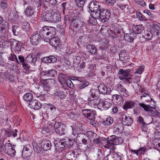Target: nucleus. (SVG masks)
Here are the masks:
<instances>
[{
  "instance_id": "23",
  "label": "nucleus",
  "mask_w": 160,
  "mask_h": 160,
  "mask_svg": "<svg viewBox=\"0 0 160 160\" xmlns=\"http://www.w3.org/2000/svg\"><path fill=\"white\" fill-rule=\"evenodd\" d=\"M10 44L11 46L15 45L13 47L14 49L17 51L20 52L21 51V46L20 42H17L15 40L12 39L11 41Z\"/></svg>"
},
{
  "instance_id": "30",
  "label": "nucleus",
  "mask_w": 160,
  "mask_h": 160,
  "mask_svg": "<svg viewBox=\"0 0 160 160\" xmlns=\"http://www.w3.org/2000/svg\"><path fill=\"white\" fill-rule=\"evenodd\" d=\"M26 60L27 62L31 64L32 66H34L37 60L36 58H33L32 55L29 54L26 58Z\"/></svg>"
},
{
  "instance_id": "25",
  "label": "nucleus",
  "mask_w": 160,
  "mask_h": 160,
  "mask_svg": "<svg viewBox=\"0 0 160 160\" xmlns=\"http://www.w3.org/2000/svg\"><path fill=\"white\" fill-rule=\"evenodd\" d=\"M104 144L103 147L105 148L109 149L110 150H114L115 147L114 146L113 143L111 142L110 139L105 140Z\"/></svg>"
},
{
  "instance_id": "45",
  "label": "nucleus",
  "mask_w": 160,
  "mask_h": 160,
  "mask_svg": "<svg viewBox=\"0 0 160 160\" xmlns=\"http://www.w3.org/2000/svg\"><path fill=\"white\" fill-rule=\"evenodd\" d=\"M75 153L74 151L68 152L65 154V157L68 159L69 158L72 159V158L74 157Z\"/></svg>"
},
{
  "instance_id": "58",
  "label": "nucleus",
  "mask_w": 160,
  "mask_h": 160,
  "mask_svg": "<svg viewBox=\"0 0 160 160\" xmlns=\"http://www.w3.org/2000/svg\"><path fill=\"white\" fill-rule=\"evenodd\" d=\"M47 108L48 110L51 111L52 112H54L56 110V108L52 104L48 105Z\"/></svg>"
},
{
  "instance_id": "44",
  "label": "nucleus",
  "mask_w": 160,
  "mask_h": 160,
  "mask_svg": "<svg viewBox=\"0 0 160 160\" xmlns=\"http://www.w3.org/2000/svg\"><path fill=\"white\" fill-rule=\"evenodd\" d=\"M55 132L60 135H62L65 134V130L63 126L61 128L55 129Z\"/></svg>"
},
{
  "instance_id": "17",
  "label": "nucleus",
  "mask_w": 160,
  "mask_h": 160,
  "mask_svg": "<svg viewBox=\"0 0 160 160\" xmlns=\"http://www.w3.org/2000/svg\"><path fill=\"white\" fill-rule=\"evenodd\" d=\"M51 16V11L43 12L41 16L42 19L44 21L50 22Z\"/></svg>"
},
{
  "instance_id": "20",
  "label": "nucleus",
  "mask_w": 160,
  "mask_h": 160,
  "mask_svg": "<svg viewBox=\"0 0 160 160\" xmlns=\"http://www.w3.org/2000/svg\"><path fill=\"white\" fill-rule=\"evenodd\" d=\"M135 104V103L134 101L128 100L125 102L123 106V108L124 110L132 108L134 107Z\"/></svg>"
},
{
  "instance_id": "21",
  "label": "nucleus",
  "mask_w": 160,
  "mask_h": 160,
  "mask_svg": "<svg viewBox=\"0 0 160 160\" xmlns=\"http://www.w3.org/2000/svg\"><path fill=\"white\" fill-rule=\"evenodd\" d=\"M133 31L136 34L141 33L144 29V28L142 25H133L132 27Z\"/></svg>"
},
{
  "instance_id": "52",
  "label": "nucleus",
  "mask_w": 160,
  "mask_h": 160,
  "mask_svg": "<svg viewBox=\"0 0 160 160\" xmlns=\"http://www.w3.org/2000/svg\"><path fill=\"white\" fill-rule=\"evenodd\" d=\"M143 37L145 38L150 40L152 38V35L151 32L147 31L144 33V35L143 36Z\"/></svg>"
},
{
  "instance_id": "40",
  "label": "nucleus",
  "mask_w": 160,
  "mask_h": 160,
  "mask_svg": "<svg viewBox=\"0 0 160 160\" xmlns=\"http://www.w3.org/2000/svg\"><path fill=\"white\" fill-rule=\"evenodd\" d=\"M117 33L118 37L120 38V39L121 40H123L125 35L123 30L122 29H118L117 30Z\"/></svg>"
},
{
  "instance_id": "4",
  "label": "nucleus",
  "mask_w": 160,
  "mask_h": 160,
  "mask_svg": "<svg viewBox=\"0 0 160 160\" xmlns=\"http://www.w3.org/2000/svg\"><path fill=\"white\" fill-rule=\"evenodd\" d=\"M116 89L117 91L120 95L125 97H127L128 96V92L122 84L120 83L117 84Z\"/></svg>"
},
{
  "instance_id": "38",
  "label": "nucleus",
  "mask_w": 160,
  "mask_h": 160,
  "mask_svg": "<svg viewBox=\"0 0 160 160\" xmlns=\"http://www.w3.org/2000/svg\"><path fill=\"white\" fill-rule=\"evenodd\" d=\"M33 95L30 93H27L23 96L24 100L27 102L31 101L33 98Z\"/></svg>"
},
{
  "instance_id": "56",
  "label": "nucleus",
  "mask_w": 160,
  "mask_h": 160,
  "mask_svg": "<svg viewBox=\"0 0 160 160\" xmlns=\"http://www.w3.org/2000/svg\"><path fill=\"white\" fill-rule=\"evenodd\" d=\"M98 91L96 89H92L90 90V95L93 98H94L98 93Z\"/></svg>"
},
{
  "instance_id": "3",
  "label": "nucleus",
  "mask_w": 160,
  "mask_h": 160,
  "mask_svg": "<svg viewBox=\"0 0 160 160\" xmlns=\"http://www.w3.org/2000/svg\"><path fill=\"white\" fill-rule=\"evenodd\" d=\"M87 112L83 113L84 115L87 117L91 125L94 126L96 124V121L95 120L96 113L95 111H91L90 110H87Z\"/></svg>"
},
{
  "instance_id": "48",
  "label": "nucleus",
  "mask_w": 160,
  "mask_h": 160,
  "mask_svg": "<svg viewBox=\"0 0 160 160\" xmlns=\"http://www.w3.org/2000/svg\"><path fill=\"white\" fill-rule=\"evenodd\" d=\"M48 80L45 88H49L55 83V81L53 79H48Z\"/></svg>"
},
{
  "instance_id": "18",
  "label": "nucleus",
  "mask_w": 160,
  "mask_h": 160,
  "mask_svg": "<svg viewBox=\"0 0 160 160\" xmlns=\"http://www.w3.org/2000/svg\"><path fill=\"white\" fill-rule=\"evenodd\" d=\"M57 61V58L54 56H50L48 57H43L41 59V61L45 63L55 62Z\"/></svg>"
},
{
  "instance_id": "59",
  "label": "nucleus",
  "mask_w": 160,
  "mask_h": 160,
  "mask_svg": "<svg viewBox=\"0 0 160 160\" xmlns=\"http://www.w3.org/2000/svg\"><path fill=\"white\" fill-rule=\"evenodd\" d=\"M123 39L125 40L126 41L131 42L133 41L134 40V38L131 36L128 35H127L126 37L124 36V38Z\"/></svg>"
},
{
  "instance_id": "34",
  "label": "nucleus",
  "mask_w": 160,
  "mask_h": 160,
  "mask_svg": "<svg viewBox=\"0 0 160 160\" xmlns=\"http://www.w3.org/2000/svg\"><path fill=\"white\" fill-rule=\"evenodd\" d=\"M64 142V146L65 148L67 147L68 148H70L73 145V140H70L69 139L63 140Z\"/></svg>"
},
{
  "instance_id": "35",
  "label": "nucleus",
  "mask_w": 160,
  "mask_h": 160,
  "mask_svg": "<svg viewBox=\"0 0 160 160\" xmlns=\"http://www.w3.org/2000/svg\"><path fill=\"white\" fill-rule=\"evenodd\" d=\"M12 30L13 35L15 36H17L18 35L21 28L18 26L14 25L12 27Z\"/></svg>"
},
{
  "instance_id": "26",
  "label": "nucleus",
  "mask_w": 160,
  "mask_h": 160,
  "mask_svg": "<svg viewBox=\"0 0 160 160\" xmlns=\"http://www.w3.org/2000/svg\"><path fill=\"white\" fill-rule=\"evenodd\" d=\"M113 132L115 134H118L123 132V128L118 124H115L113 126Z\"/></svg>"
},
{
  "instance_id": "14",
  "label": "nucleus",
  "mask_w": 160,
  "mask_h": 160,
  "mask_svg": "<svg viewBox=\"0 0 160 160\" xmlns=\"http://www.w3.org/2000/svg\"><path fill=\"white\" fill-rule=\"evenodd\" d=\"M31 154L32 150L30 146L28 145L23 148L22 152V156L23 158H25L27 157H29Z\"/></svg>"
},
{
  "instance_id": "54",
  "label": "nucleus",
  "mask_w": 160,
  "mask_h": 160,
  "mask_svg": "<svg viewBox=\"0 0 160 160\" xmlns=\"http://www.w3.org/2000/svg\"><path fill=\"white\" fill-rule=\"evenodd\" d=\"M1 23L2 24L0 28H1V30L3 31V30H6L8 28V25L7 22L4 21L3 20Z\"/></svg>"
},
{
  "instance_id": "57",
  "label": "nucleus",
  "mask_w": 160,
  "mask_h": 160,
  "mask_svg": "<svg viewBox=\"0 0 160 160\" xmlns=\"http://www.w3.org/2000/svg\"><path fill=\"white\" fill-rule=\"evenodd\" d=\"M67 86L71 88H73V84L72 81L70 79H67L65 82Z\"/></svg>"
},
{
  "instance_id": "37",
  "label": "nucleus",
  "mask_w": 160,
  "mask_h": 160,
  "mask_svg": "<svg viewBox=\"0 0 160 160\" xmlns=\"http://www.w3.org/2000/svg\"><path fill=\"white\" fill-rule=\"evenodd\" d=\"M8 1L7 0H3L0 2V9L5 10L8 7Z\"/></svg>"
},
{
  "instance_id": "31",
  "label": "nucleus",
  "mask_w": 160,
  "mask_h": 160,
  "mask_svg": "<svg viewBox=\"0 0 160 160\" xmlns=\"http://www.w3.org/2000/svg\"><path fill=\"white\" fill-rule=\"evenodd\" d=\"M48 40H49L51 45L54 47L58 45L59 43L58 38L56 37H54V36Z\"/></svg>"
},
{
  "instance_id": "61",
  "label": "nucleus",
  "mask_w": 160,
  "mask_h": 160,
  "mask_svg": "<svg viewBox=\"0 0 160 160\" xmlns=\"http://www.w3.org/2000/svg\"><path fill=\"white\" fill-rule=\"evenodd\" d=\"M137 15L140 20H145L146 19L144 16L142 15L141 13L138 12L137 13Z\"/></svg>"
},
{
  "instance_id": "5",
  "label": "nucleus",
  "mask_w": 160,
  "mask_h": 160,
  "mask_svg": "<svg viewBox=\"0 0 160 160\" xmlns=\"http://www.w3.org/2000/svg\"><path fill=\"white\" fill-rule=\"evenodd\" d=\"M130 71L129 69L126 70L119 69L118 72L119 78L121 80H124L127 77L130 76Z\"/></svg>"
},
{
  "instance_id": "53",
  "label": "nucleus",
  "mask_w": 160,
  "mask_h": 160,
  "mask_svg": "<svg viewBox=\"0 0 160 160\" xmlns=\"http://www.w3.org/2000/svg\"><path fill=\"white\" fill-rule=\"evenodd\" d=\"M84 138H88V137L86 134L83 133H80L77 136V140L79 141H82V139H83Z\"/></svg>"
},
{
  "instance_id": "62",
  "label": "nucleus",
  "mask_w": 160,
  "mask_h": 160,
  "mask_svg": "<svg viewBox=\"0 0 160 160\" xmlns=\"http://www.w3.org/2000/svg\"><path fill=\"white\" fill-rule=\"evenodd\" d=\"M18 132V130L16 129H15L13 131H9L7 132L8 133H12V135L13 136V137L15 138L17 136V132Z\"/></svg>"
},
{
  "instance_id": "24",
  "label": "nucleus",
  "mask_w": 160,
  "mask_h": 160,
  "mask_svg": "<svg viewBox=\"0 0 160 160\" xmlns=\"http://www.w3.org/2000/svg\"><path fill=\"white\" fill-rule=\"evenodd\" d=\"M111 104L109 102L105 101H102L99 102L98 104L99 107L105 110L107 109L110 107Z\"/></svg>"
},
{
  "instance_id": "47",
  "label": "nucleus",
  "mask_w": 160,
  "mask_h": 160,
  "mask_svg": "<svg viewBox=\"0 0 160 160\" xmlns=\"http://www.w3.org/2000/svg\"><path fill=\"white\" fill-rule=\"evenodd\" d=\"M89 85V82L87 81H84L82 82L81 84L78 86V88L79 89H82Z\"/></svg>"
},
{
  "instance_id": "13",
  "label": "nucleus",
  "mask_w": 160,
  "mask_h": 160,
  "mask_svg": "<svg viewBox=\"0 0 160 160\" xmlns=\"http://www.w3.org/2000/svg\"><path fill=\"white\" fill-rule=\"evenodd\" d=\"M83 22L82 19L78 17H74L72 20L71 24L73 25L76 28L81 27Z\"/></svg>"
},
{
  "instance_id": "6",
  "label": "nucleus",
  "mask_w": 160,
  "mask_h": 160,
  "mask_svg": "<svg viewBox=\"0 0 160 160\" xmlns=\"http://www.w3.org/2000/svg\"><path fill=\"white\" fill-rule=\"evenodd\" d=\"M98 15V13H97L96 12L90 13V17L88 21V22L93 25H96L98 23L97 20H99Z\"/></svg>"
},
{
  "instance_id": "12",
  "label": "nucleus",
  "mask_w": 160,
  "mask_h": 160,
  "mask_svg": "<svg viewBox=\"0 0 160 160\" xmlns=\"http://www.w3.org/2000/svg\"><path fill=\"white\" fill-rule=\"evenodd\" d=\"M122 124L125 126L131 125L133 122L131 117L124 114L122 116Z\"/></svg>"
},
{
  "instance_id": "41",
  "label": "nucleus",
  "mask_w": 160,
  "mask_h": 160,
  "mask_svg": "<svg viewBox=\"0 0 160 160\" xmlns=\"http://www.w3.org/2000/svg\"><path fill=\"white\" fill-rule=\"evenodd\" d=\"M138 105L140 108H142L144 111L146 112H147L149 108H150V105H147L144 103H139Z\"/></svg>"
},
{
  "instance_id": "63",
  "label": "nucleus",
  "mask_w": 160,
  "mask_h": 160,
  "mask_svg": "<svg viewBox=\"0 0 160 160\" xmlns=\"http://www.w3.org/2000/svg\"><path fill=\"white\" fill-rule=\"evenodd\" d=\"M152 123H153L157 128L160 129V121L159 120L153 121Z\"/></svg>"
},
{
  "instance_id": "42",
  "label": "nucleus",
  "mask_w": 160,
  "mask_h": 160,
  "mask_svg": "<svg viewBox=\"0 0 160 160\" xmlns=\"http://www.w3.org/2000/svg\"><path fill=\"white\" fill-rule=\"evenodd\" d=\"M64 89L63 87H59L55 91L54 94L56 95L59 97L62 96L63 93V92L62 90H63Z\"/></svg>"
},
{
  "instance_id": "39",
  "label": "nucleus",
  "mask_w": 160,
  "mask_h": 160,
  "mask_svg": "<svg viewBox=\"0 0 160 160\" xmlns=\"http://www.w3.org/2000/svg\"><path fill=\"white\" fill-rule=\"evenodd\" d=\"M113 119L111 117L107 118L104 121H103L102 123L105 126H107L111 124L113 122Z\"/></svg>"
},
{
  "instance_id": "2",
  "label": "nucleus",
  "mask_w": 160,
  "mask_h": 160,
  "mask_svg": "<svg viewBox=\"0 0 160 160\" xmlns=\"http://www.w3.org/2000/svg\"><path fill=\"white\" fill-rule=\"evenodd\" d=\"M96 12L98 14V17L100 20L102 22L107 21L111 16L110 12L106 9H102Z\"/></svg>"
},
{
  "instance_id": "33",
  "label": "nucleus",
  "mask_w": 160,
  "mask_h": 160,
  "mask_svg": "<svg viewBox=\"0 0 160 160\" xmlns=\"http://www.w3.org/2000/svg\"><path fill=\"white\" fill-rule=\"evenodd\" d=\"M45 74L46 75H47L50 77H53L57 74L56 71L54 69L47 71L45 72Z\"/></svg>"
},
{
  "instance_id": "49",
  "label": "nucleus",
  "mask_w": 160,
  "mask_h": 160,
  "mask_svg": "<svg viewBox=\"0 0 160 160\" xmlns=\"http://www.w3.org/2000/svg\"><path fill=\"white\" fill-rule=\"evenodd\" d=\"M69 4L67 2H64L62 3L61 7H62V11L64 13V12L65 11L69 9Z\"/></svg>"
},
{
  "instance_id": "50",
  "label": "nucleus",
  "mask_w": 160,
  "mask_h": 160,
  "mask_svg": "<svg viewBox=\"0 0 160 160\" xmlns=\"http://www.w3.org/2000/svg\"><path fill=\"white\" fill-rule=\"evenodd\" d=\"M49 126L47 127L45 126L43 128V132H45L47 133H48L50 132L51 130H52V125L51 123H49L48 124Z\"/></svg>"
},
{
  "instance_id": "29",
  "label": "nucleus",
  "mask_w": 160,
  "mask_h": 160,
  "mask_svg": "<svg viewBox=\"0 0 160 160\" xmlns=\"http://www.w3.org/2000/svg\"><path fill=\"white\" fill-rule=\"evenodd\" d=\"M147 112L153 116L159 115L158 111L155 108L151 107V106L150 108H149Z\"/></svg>"
},
{
  "instance_id": "36",
  "label": "nucleus",
  "mask_w": 160,
  "mask_h": 160,
  "mask_svg": "<svg viewBox=\"0 0 160 160\" xmlns=\"http://www.w3.org/2000/svg\"><path fill=\"white\" fill-rule=\"evenodd\" d=\"M85 1V0H75V2L77 4V6L81 8L80 9L81 11L83 10L82 8L83 7Z\"/></svg>"
},
{
  "instance_id": "46",
  "label": "nucleus",
  "mask_w": 160,
  "mask_h": 160,
  "mask_svg": "<svg viewBox=\"0 0 160 160\" xmlns=\"http://www.w3.org/2000/svg\"><path fill=\"white\" fill-rule=\"evenodd\" d=\"M24 12L27 15L31 16L33 14V11L31 7L28 6L24 11Z\"/></svg>"
},
{
  "instance_id": "1",
  "label": "nucleus",
  "mask_w": 160,
  "mask_h": 160,
  "mask_svg": "<svg viewBox=\"0 0 160 160\" xmlns=\"http://www.w3.org/2000/svg\"><path fill=\"white\" fill-rule=\"evenodd\" d=\"M56 31V30L54 27L45 26L40 30L39 36L42 39H49L51 38L55 35Z\"/></svg>"
},
{
  "instance_id": "55",
  "label": "nucleus",
  "mask_w": 160,
  "mask_h": 160,
  "mask_svg": "<svg viewBox=\"0 0 160 160\" xmlns=\"http://www.w3.org/2000/svg\"><path fill=\"white\" fill-rule=\"evenodd\" d=\"M144 69V66H141L135 72V74H141L143 71Z\"/></svg>"
},
{
  "instance_id": "51",
  "label": "nucleus",
  "mask_w": 160,
  "mask_h": 160,
  "mask_svg": "<svg viewBox=\"0 0 160 160\" xmlns=\"http://www.w3.org/2000/svg\"><path fill=\"white\" fill-rule=\"evenodd\" d=\"M120 59L122 61L127 60L128 59V57L125 55L124 52L122 51L119 55Z\"/></svg>"
},
{
  "instance_id": "43",
  "label": "nucleus",
  "mask_w": 160,
  "mask_h": 160,
  "mask_svg": "<svg viewBox=\"0 0 160 160\" xmlns=\"http://www.w3.org/2000/svg\"><path fill=\"white\" fill-rule=\"evenodd\" d=\"M152 30L157 35H160V27L159 25H154L152 27Z\"/></svg>"
},
{
  "instance_id": "11",
  "label": "nucleus",
  "mask_w": 160,
  "mask_h": 160,
  "mask_svg": "<svg viewBox=\"0 0 160 160\" xmlns=\"http://www.w3.org/2000/svg\"><path fill=\"white\" fill-rule=\"evenodd\" d=\"M98 91L102 94H109L110 93L111 89L108 88L104 84H101L98 87Z\"/></svg>"
},
{
  "instance_id": "32",
  "label": "nucleus",
  "mask_w": 160,
  "mask_h": 160,
  "mask_svg": "<svg viewBox=\"0 0 160 160\" xmlns=\"http://www.w3.org/2000/svg\"><path fill=\"white\" fill-rule=\"evenodd\" d=\"M87 51L92 54H94L96 52L97 48L94 45L88 44L87 46Z\"/></svg>"
},
{
  "instance_id": "8",
  "label": "nucleus",
  "mask_w": 160,
  "mask_h": 160,
  "mask_svg": "<svg viewBox=\"0 0 160 160\" xmlns=\"http://www.w3.org/2000/svg\"><path fill=\"white\" fill-rule=\"evenodd\" d=\"M42 104L37 100L34 99L29 102L28 107L35 110H38L40 109L42 107Z\"/></svg>"
},
{
  "instance_id": "64",
  "label": "nucleus",
  "mask_w": 160,
  "mask_h": 160,
  "mask_svg": "<svg viewBox=\"0 0 160 160\" xmlns=\"http://www.w3.org/2000/svg\"><path fill=\"white\" fill-rule=\"evenodd\" d=\"M112 156H113L115 160H122L121 159V156L119 154L114 153L112 154Z\"/></svg>"
},
{
  "instance_id": "9",
  "label": "nucleus",
  "mask_w": 160,
  "mask_h": 160,
  "mask_svg": "<svg viewBox=\"0 0 160 160\" xmlns=\"http://www.w3.org/2000/svg\"><path fill=\"white\" fill-rule=\"evenodd\" d=\"M10 143H7L5 145V152L9 156L12 157H14L16 153V151L14 149Z\"/></svg>"
},
{
  "instance_id": "19",
  "label": "nucleus",
  "mask_w": 160,
  "mask_h": 160,
  "mask_svg": "<svg viewBox=\"0 0 160 160\" xmlns=\"http://www.w3.org/2000/svg\"><path fill=\"white\" fill-rule=\"evenodd\" d=\"M110 139L113 145L120 144L123 142V141L121 137H118L115 136L111 137Z\"/></svg>"
},
{
  "instance_id": "27",
  "label": "nucleus",
  "mask_w": 160,
  "mask_h": 160,
  "mask_svg": "<svg viewBox=\"0 0 160 160\" xmlns=\"http://www.w3.org/2000/svg\"><path fill=\"white\" fill-rule=\"evenodd\" d=\"M38 33H35L31 36L29 39L32 44H37L38 42Z\"/></svg>"
},
{
  "instance_id": "7",
  "label": "nucleus",
  "mask_w": 160,
  "mask_h": 160,
  "mask_svg": "<svg viewBox=\"0 0 160 160\" xmlns=\"http://www.w3.org/2000/svg\"><path fill=\"white\" fill-rule=\"evenodd\" d=\"M55 150L58 152H61L64 150L65 146H64V142L63 140L55 141L54 142Z\"/></svg>"
},
{
  "instance_id": "10",
  "label": "nucleus",
  "mask_w": 160,
  "mask_h": 160,
  "mask_svg": "<svg viewBox=\"0 0 160 160\" xmlns=\"http://www.w3.org/2000/svg\"><path fill=\"white\" fill-rule=\"evenodd\" d=\"M88 8L91 11V13L96 12L100 10L98 2H92L89 4Z\"/></svg>"
},
{
  "instance_id": "28",
  "label": "nucleus",
  "mask_w": 160,
  "mask_h": 160,
  "mask_svg": "<svg viewBox=\"0 0 160 160\" xmlns=\"http://www.w3.org/2000/svg\"><path fill=\"white\" fill-rule=\"evenodd\" d=\"M67 76L62 73H60L58 75V80L62 85H63L67 80Z\"/></svg>"
},
{
  "instance_id": "60",
  "label": "nucleus",
  "mask_w": 160,
  "mask_h": 160,
  "mask_svg": "<svg viewBox=\"0 0 160 160\" xmlns=\"http://www.w3.org/2000/svg\"><path fill=\"white\" fill-rule=\"evenodd\" d=\"M143 12L145 14H146L149 17V18H152L153 17V14H152L151 12L148 10H145L143 11Z\"/></svg>"
},
{
  "instance_id": "16",
  "label": "nucleus",
  "mask_w": 160,
  "mask_h": 160,
  "mask_svg": "<svg viewBox=\"0 0 160 160\" xmlns=\"http://www.w3.org/2000/svg\"><path fill=\"white\" fill-rule=\"evenodd\" d=\"M61 19L60 16L58 12L52 11L50 22L52 23L57 22Z\"/></svg>"
},
{
  "instance_id": "22",
  "label": "nucleus",
  "mask_w": 160,
  "mask_h": 160,
  "mask_svg": "<svg viewBox=\"0 0 160 160\" xmlns=\"http://www.w3.org/2000/svg\"><path fill=\"white\" fill-rule=\"evenodd\" d=\"M112 100L117 104H120L123 102V100L122 96L118 94H114L112 96Z\"/></svg>"
},
{
  "instance_id": "15",
  "label": "nucleus",
  "mask_w": 160,
  "mask_h": 160,
  "mask_svg": "<svg viewBox=\"0 0 160 160\" xmlns=\"http://www.w3.org/2000/svg\"><path fill=\"white\" fill-rule=\"evenodd\" d=\"M52 146L51 142L47 140H43L41 142V147L45 151L49 150Z\"/></svg>"
}]
</instances>
